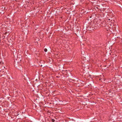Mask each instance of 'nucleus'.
I'll return each mask as SVG.
<instances>
[{"mask_svg": "<svg viewBox=\"0 0 122 122\" xmlns=\"http://www.w3.org/2000/svg\"><path fill=\"white\" fill-rule=\"evenodd\" d=\"M92 29V26H88L86 27V30H87L91 31Z\"/></svg>", "mask_w": 122, "mask_h": 122, "instance_id": "obj_4", "label": "nucleus"}, {"mask_svg": "<svg viewBox=\"0 0 122 122\" xmlns=\"http://www.w3.org/2000/svg\"><path fill=\"white\" fill-rule=\"evenodd\" d=\"M47 49L45 48L44 49V51L45 52H46L47 51Z\"/></svg>", "mask_w": 122, "mask_h": 122, "instance_id": "obj_8", "label": "nucleus"}, {"mask_svg": "<svg viewBox=\"0 0 122 122\" xmlns=\"http://www.w3.org/2000/svg\"><path fill=\"white\" fill-rule=\"evenodd\" d=\"M55 120L54 119H52L51 120V122H54Z\"/></svg>", "mask_w": 122, "mask_h": 122, "instance_id": "obj_7", "label": "nucleus"}, {"mask_svg": "<svg viewBox=\"0 0 122 122\" xmlns=\"http://www.w3.org/2000/svg\"><path fill=\"white\" fill-rule=\"evenodd\" d=\"M105 24H106V25H107V24H106V23H105Z\"/></svg>", "mask_w": 122, "mask_h": 122, "instance_id": "obj_11", "label": "nucleus"}, {"mask_svg": "<svg viewBox=\"0 0 122 122\" xmlns=\"http://www.w3.org/2000/svg\"><path fill=\"white\" fill-rule=\"evenodd\" d=\"M18 58H17L16 60V61H15L14 64L15 67L19 69L20 68H21L20 66H21L19 63V62L18 61Z\"/></svg>", "mask_w": 122, "mask_h": 122, "instance_id": "obj_1", "label": "nucleus"}, {"mask_svg": "<svg viewBox=\"0 0 122 122\" xmlns=\"http://www.w3.org/2000/svg\"><path fill=\"white\" fill-rule=\"evenodd\" d=\"M106 26V25H102V26H104V27H105Z\"/></svg>", "mask_w": 122, "mask_h": 122, "instance_id": "obj_9", "label": "nucleus"}, {"mask_svg": "<svg viewBox=\"0 0 122 122\" xmlns=\"http://www.w3.org/2000/svg\"><path fill=\"white\" fill-rule=\"evenodd\" d=\"M95 25L94 26V28L95 29H98L101 26L100 24L97 22L94 23Z\"/></svg>", "mask_w": 122, "mask_h": 122, "instance_id": "obj_2", "label": "nucleus"}, {"mask_svg": "<svg viewBox=\"0 0 122 122\" xmlns=\"http://www.w3.org/2000/svg\"><path fill=\"white\" fill-rule=\"evenodd\" d=\"M110 19H108V21H110Z\"/></svg>", "mask_w": 122, "mask_h": 122, "instance_id": "obj_10", "label": "nucleus"}, {"mask_svg": "<svg viewBox=\"0 0 122 122\" xmlns=\"http://www.w3.org/2000/svg\"><path fill=\"white\" fill-rule=\"evenodd\" d=\"M78 79L77 78H76V80H75L74 79H70V80L71 81H72L73 83H76L78 81Z\"/></svg>", "mask_w": 122, "mask_h": 122, "instance_id": "obj_3", "label": "nucleus"}, {"mask_svg": "<svg viewBox=\"0 0 122 122\" xmlns=\"http://www.w3.org/2000/svg\"><path fill=\"white\" fill-rule=\"evenodd\" d=\"M3 62L2 61L0 62V67H2V66H3Z\"/></svg>", "mask_w": 122, "mask_h": 122, "instance_id": "obj_5", "label": "nucleus"}, {"mask_svg": "<svg viewBox=\"0 0 122 122\" xmlns=\"http://www.w3.org/2000/svg\"><path fill=\"white\" fill-rule=\"evenodd\" d=\"M85 58L86 59H87V60H89V59L90 58V57H88V56H86V57H85Z\"/></svg>", "mask_w": 122, "mask_h": 122, "instance_id": "obj_6", "label": "nucleus"}]
</instances>
